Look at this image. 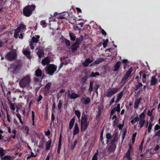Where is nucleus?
I'll return each mask as SVG.
<instances>
[{"label": "nucleus", "instance_id": "obj_60", "mask_svg": "<svg viewBox=\"0 0 160 160\" xmlns=\"http://www.w3.org/2000/svg\"><path fill=\"white\" fill-rule=\"evenodd\" d=\"M65 43L66 46H69L70 45V41L66 39H65Z\"/></svg>", "mask_w": 160, "mask_h": 160}, {"label": "nucleus", "instance_id": "obj_45", "mask_svg": "<svg viewBox=\"0 0 160 160\" xmlns=\"http://www.w3.org/2000/svg\"><path fill=\"white\" fill-rule=\"evenodd\" d=\"M82 38H77L76 39V41L75 42V43L78 44L79 45L80 43L81 42L82 40Z\"/></svg>", "mask_w": 160, "mask_h": 160}, {"label": "nucleus", "instance_id": "obj_1", "mask_svg": "<svg viewBox=\"0 0 160 160\" xmlns=\"http://www.w3.org/2000/svg\"><path fill=\"white\" fill-rule=\"evenodd\" d=\"M88 116L84 112H83L80 122L81 130V132H84L89 125V122L88 121Z\"/></svg>", "mask_w": 160, "mask_h": 160}, {"label": "nucleus", "instance_id": "obj_61", "mask_svg": "<svg viewBox=\"0 0 160 160\" xmlns=\"http://www.w3.org/2000/svg\"><path fill=\"white\" fill-rule=\"evenodd\" d=\"M116 111V107H114L113 109L112 110L110 113L111 116H112L115 113Z\"/></svg>", "mask_w": 160, "mask_h": 160}, {"label": "nucleus", "instance_id": "obj_25", "mask_svg": "<svg viewBox=\"0 0 160 160\" xmlns=\"http://www.w3.org/2000/svg\"><path fill=\"white\" fill-rule=\"evenodd\" d=\"M52 144V139H50L46 143V150H48L50 149Z\"/></svg>", "mask_w": 160, "mask_h": 160}, {"label": "nucleus", "instance_id": "obj_2", "mask_svg": "<svg viewBox=\"0 0 160 160\" xmlns=\"http://www.w3.org/2000/svg\"><path fill=\"white\" fill-rule=\"evenodd\" d=\"M31 78L29 75L25 76L21 79L19 82V85L20 87L24 88H28L30 86Z\"/></svg>", "mask_w": 160, "mask_h": 160}, {"label": "nucleus", "instance_id": "obj_8", "mask_svg": "<svg viewBox=\"0 0 160 160\" xmlns=\"http://www.w3.org/2000/svg\"><path fill=\"white\" fill-rule=\"evenodd\" d=\"M4 155V150L2 148L0 149V156L1 159L2 160H12V157L9 155Z\"/></svg>", "mask_w": 160, "mask_h": 160}, {"label": "nucleus", "instance_id": "obj_12", "mask_svg": "<svg viewBox=\"0 0 160 160\" xmlns=\"http://www.w3.org/2000/svg\"><path fill=\"white\" fill-rule=\"evenodd\" d=\"M79 95L76 93L75 92H72L71 94H70L69 90H68V97L71 99H75L78 98L79 97Z\"/></svg>", "mask_w": 160, "mask_h": 160}, {"label": "nucleus", "instance_id": "obj_41", "mask_svg": "<svg viewBox=\"0 0 160 160\" xmlns=\"http://www.w3.org/2000/svg\"><path fill=\"white\" fill-rule=\"evenodd\" d=\"M32 125L33 126L35 125V123H34V120H35V113L33 111H32Z\"/></svg>", "mask_w": 160, "mask_h": 160}, {"label": "nucleus", "instance_id": "obj_18", "mask_svg": "<svg viewBox=\"0 0 160 160\" xmlns=\"http://www.w3.org/2000/svg\"><path fill=\"white\" fill-rule=\"evenodd\" d=\"M79 130L78 125L77 123L75 125L74 129L73 131V135L74 136L78 134L79 132Z\"/></svg>", "mask_w": 160, "mask_h": 160}, {"label": "nucleus", "instance_id": "obj_35", "mask_svg": "<svg viewBox=\"0 0 160 160\" xmlns=\"http://www.w3.org/2000/svg\"><path fill=\"white\" fill-rule=\"evenodd\" d=\"M100 75V74L99 72H92L90 75V77H95L97 76H99Z\"/></svg>", "mask_w": 160, "mask_h": 160}, {"label": "nucleus", "instance_id": "obj_15", "mask_svg": "<svg viewBox=\"0 0 160 160\" xmlns=\"http://www.w3.org/2000/svg\"><path fill=\"white\" fill-rule=\"evenodd\" d=\"M50 62V59L48 57L44 58L42 61V64L44 66L48 64H49Z\"/></svg>", "mask_w": 160, "mask_h": 160}, {"label": "nucleus", "instance_id": "obj_19", "mask_svg": "<svg viewBox=\"0 0 160 160\" xmlns=\"http://www.w3.org/2000/svg\"><path fill=\"white\" fill-rule=\"evenodd\" d=\"M116 144L111 145L108 148V150L109 152H113L116 149Z\"/></svg>", "mask_w": 160, "mask_h": 160}, {"label": "nucleus", "instance_id": "obj_33", "mask_svg": "<svg viewBox=\"0 0 160 160\" xmlns=\"http://www.w3.org/2000/svg\"><path fill=\"white\" fill-rule=\"evenodd\" d=\"M20 29L21 30H25L26 29V26L24 24V23L22 22H21L19 26Z\"/></svg>", "mask_w": 160, "mask_h": 160}, {"label": "nucleus", "instance_id": "obj_49", "mask_svg": "<svg viewBox=\"0 0 160 160\" xmlns=\"http://www.w3.org/2000/svg\"><path fill=\"white\" fill-rule=\"evenodd\" d=\"M93 85V82L92 81H91L90 82L89 87V91L90 92H91L92 91Z\"/></svg>", "mask_w": 160, "mask_h": 160}, {"label": "nucleus", "instance_id": "obj_64", "mask_svg": "<svg viewBox=\"0 0 160 160\" xmlns=\"http://www.w3.org/2000/svg\"><path fill=\"white\" fill-rule=\"evenodd\" d=\"M154 136H158L159 137H160V129L159 130L158 132L155 133Z\"/></svg>", "mask_w": 160, "mask_h": 160}, {"label": "nucleus", "instance_id": "obj_28", "mask_svg": "<svg viewBox=\"0 0 160 160\" xmlns=\"http://www.w3.org/2000/svg\"><path fill=\"white\" fill-rule=\"evenodd\" d=\"M101 114V109L100 108H99L98 109V111L97 115L96 117V119L98 120L100 118V117Z\"/></svg>", "mask_w": 160, "mask_h": 160}, {"label": "nucleus", "instance_id": "obj_62", "mask_svg": "<svg viewBox=\"0 0 160 160\" xmlns=\"http://www.w3.org/2000/svg\"><path fill=\"white\" fill-rule=\"evenodd\" d=\"M118 123V121L116 119H115L113 122V126H115Z\"/></svg>", "mask_w": 160, "mask_h": 160}, {"label": "nucleus", "instance_id": "obj_52", "mask_svg": "<svg viewBox=\"0 0 160 160\" xmlns=\"http://www.w3.org/2000/svg\"><path fill=\"white\" fill-rule=\"evenodd\" d=\"M143 143H144V141H143V140L141 142L140 145L139 146V151H140L141 152L142 150L143 145Z\"/></svg>", "mask_w": 160, "mask_h": 160}, {"label": "nucleus", "instance_id": "obj_56", "mask_svg": "<svg viewBox=\"0 0 160 160\" xmlns=\"http://www.w3.org/2000/svg\"><path fill=\"white\" fill-rule=\"evenodd\" d=\"M160 129V125L158 124L156 125L154 128V131H156Z\"/></svg>", "mask_w": 160, "mask_h": 160}, {"label": "nucleus", "instance_id": "obj_22", "mask_svg": "<svg viewBox=\"0 0 160 160\" xmlns=\"http://www.w3.org/2000/svg\"><path fill=\"white\" fill-rule=\"evenodd\" d=\"M79 45L78 44L74 43L71 46V49L72 52L74 53L77 50L79 47Z\"/></svg>", "mask_w": 160, "mask_h": 160}, {"label": "nucleus", "instance_id": "obj_6", "mask_svg": "<svg viewBox=\"0 0 160 160\" xmlns=\"http://www.w3.org/2000/svg\"><path fill=\"white\" fill-rule=\"evenodd\" d=\"M40 38V36L38 35H35L32 38L30 42L29 46L32 50L34 48V43H37L39 41V39Z\"/></svg>", "mask_w": 160, "mask_h": 160}, {"label": "nucleus", "instance_id": "obj_23", "mask_svg": "<svg viewBox=\"0 0 160 160\" xmlns=\"http://www.w3.org/2000/svg\"><path fill=\"white\" fill-rule=\"evenodd\" d=\"M142 98L140 97L135 100L134 103V108L135 109L137 108Z\"/></svg>", "mask_w": 160, "mask_h": 160}, {"label": "nucleus", "instance_id": "obj_27", "mask_svg": "<svg viewBox=\"0 0 160 160\" xmlns=\"http://www.w3.org/2000/svg\"><path fill=\"white\" fill-rule=\"evenodd\" d=\"M75 119L74 118H72L70 121L69 123V128L70 129H71L74 124Z\"/></svg>", "mask_w": 160, "mask_h": 160}, {"label": "nucleus", "instance_id": "obj_55", "mask_svg": "<svg viewBox=\"0 0 160 160\" xmlns=\"http://www.w3.org/2000/svg\"><path fill=\"white\" fill-rule=\"evenodd\" d=\"M99 87V86L98 84H96L95 86L93 88L95 90V92L97 93L98 92V90Z\"/></svg>", "mask_w": 160, "mask_h": 160}, {"label": "nucleus", "instance_id": "obj_16", "mask_svg": "<svg viewBox=\"0 0 160 160\" xmlns=\"http://www.w3.org/2000/svg\"><path fill=\"white\" fill-rule=\"evenodd\" d=\"M156 76H152L150 81V84L151 85H155L158 82V79L156 78Z\"/></svg>", "mask_w": 160, "mask_h": 160}, {"label": "nucleus", "instance_id": "obj_13", "mask_svg": "<svg viewBox=\"0 0 160 160\" xmlns=\"http://www.w3.org/2000/svg\"><path fill=\"white\" fill-rule=\"evenodd\" d=\"M51 83L49 82L45 86L44 91V94H49L50 93V89L51 86Z\"/></svg>", "mask_w": 160, "mask_h": 160}, {"label": "nucleus", "instance_id": "obj_20", "mask_svg": "<svg viewBox=\"0 0 160 160\" xmlns=\"http://www.w3.org/2000/svg\"><path fill=\"white\" fill-rule=\"evenodd\" d=\"M23 53L24 55H25L29 59L31 58V56H30L31 52L30 51L28 50H23Z\"/></svg>", "mask_w": 160, "mask_h": 160}, {"label": "nucleus", "instance_id": "obj_31", "mask_svg": "<svg viewBox=\"0 0 160 160\" xmlns=\"http://www.w3.org/2000/svg\"><path fill=\"white\" fill-rule=\"evenodd\" d=\"M104 61V59L103 58H99L94 62V63H95L96 64H99Z\"/></svg>", "mask_w": 160, "mask_h": 160}, {"label": "nucleus", "instance_id": "obj_26", "mask_svg": "<svg viewBox=\"0 0 160 160\" xmlns=\"http://www.w3.org/2000/svg\"><path fill=\"white\" fill-rule=\"evenodd\" d=\"M37 54L38 55L39 58L40 59L44 55V52L42 50L40 49L37 52Z\"/></svg>", "mask_w": 160, "mask_h": 160}, {"label": "nucleus", "instance_id": "obj_9", "mask_svg": "<svg viewBox=\"0 0 160 160\" xmlns=\"http://www.w3.org/2000/svg\"><path fill=\"white\" fill-rule=\"evenodd\" d=\"M118 90V89L117 88H114L110 89L109 91L107 92L106 96L108 98L110 97L116 93Z\"/></svg>", "mask_w": 160, "mask_h": 160}, {"label": "nucleus", "instance_id": "obj_21", "mask_svg": "<svg viewBox=\"0 0 160 160\" xmlns=\"http://www.w3.org/2000/svg\"><path fill=\"white\" fill-rule=\"evenodd\" d=\"M93 62L92 59L90 60L89 58L86 59L84 62L82 63L83 65L85 67H87L88 66L89 63H92Z\"/></svg>", "mask_w": 160, "mask_h": 160}, {"label": "nucleus", "instance_id": "obj_29", "mask_svg": "<svg viewBox=\"0 0 160 160\" xmlns=\"http://www.w3.org/2000/svg\"><path fill=\"white\" fill-rule=\"evenodd\" d=\"M35 74L38 77L41 76L42 74V71L39 69H37L35 71Z\"/></svg>", "mask_w": 160, "mask_h": 160}, {"label": "nucleus", "instance_id": "obj_39", "mask_svg": "<svg viewBox=\"0 0 160 160\" xmlns=\"http://www.w3.org/2000/svg\"><path fill=\"white\" fill-rule=\"evenodd\" d=\"M133 71L132 68L130 67L128 70L126 72V76H128L129 77L131 74V73Z\"/></svg>", "mask_w": 160, "mask_h": 160}, {"label": "nucleus", "instance_id": "obj_4", "mask_svg": "<svg viewBox=\"0 0 160 160\" xmlns=\"http://www.w3.org/2000/svg\"><path fill=\"white\" fill-rule=\"evenodd\" d=\"M21 67V64L19 62H15L11 65L10 69L13 74L16 75L19 72Z\"/></svg>", "mask_w": 160, "mask_h": 160}, {"label": "nucleus", "instance_id": "obj_46", "mask_svg": "<svg viewBox=\"0 0 160 160\" xmlns=\"http://www.w3.org/2000/svg\"><path fill=\"white\" fill-rule=\"evenodd\" d=\"M75 113L78 119H79L81 116V113L80 111H79L76 110L75 111Z\"/></svg>", "mask_w": 160, "mask_h": 160}, {"label": "nucleus", "instance_id": "obj_44", "mask_svg": "<svg viewBox=\"0 0 160 160\" xmlns=\"http://www.w3.org/2000/svg\"><path fill=\"white\" fill-rule=\"evenodd\" d=\"M16 116L18 118L20 123L22 124H23V122L22 121V118H21V116L20 115V114L19 113H17L16 114Z\"/></svg>", "mask_w": 160, "mask_h": 160}, {"label": "nucleus", "instance_id": "obj_48", "mask_svg": "<svg viewBox=\"0 0 160 160\" xmlns=\"http://www.w3.org/2000/svg\"><path fill=\"white\" fill-rule=\"evenodd\" d=\"M40 24L43 28H45L47 26L46 22L44 20H42L40 22Z\"/></svg>", "mask_w": 160, "mask_h": 160}, {"label": "nucleus", "instance_id": "obj_47", "mask_svg": "<svg viewBox=\"0 0 160 160\" xmlns=\"http://www.w3.org/2000/svg\"><path fill=\"white\" fill-rule=\"evenodd\" d=\"M127 132V129L126 128H124L122 131V139H124L126 135Z\"/></svg>", "mask_w": 160, "mask_h": 160}, {"label": "nucleus", "instance_id": "obj_10", "mask_svg": "<svg viewBox=\"0 0 160 160\" xmlns=\"http://www.w3.org/2000/svg\"><path fill=\"white\" fill-rule=\"evenodd\" d=\"M90 99L89 97H87L86 96L83 97L81 99V101L82 104L84 105H87L90 102Z\"/></svg>", "mask_w": 160, "mask_h": 160}, {"label": "nucleus", "instance_id": "obj_11", "mask_svg": "<svg viewBox=\"0 0 160 160\" xmlns=\"http://www.w3.org/2000/svg\"><path fill=\"white\" fill-rule=\"evenodd\" d=\"M132 151V147L130 145H129V148L127 150L125 154L126 157L129 160H132V158L131 157L130 155Z\"/></svg>", "mask_w": 160, "mask_h": 160}, {"label": "nucleus", "instance_id": "obj_37", "mask_svg": "<svg viewBox=\"0 0 160 160\" xmlns=\"http://www.w3.org/2000/svg\"><path fill=\"white\" fill-rule=\"evenodd\" d=\"M142 84L141 82H138V85H136L135 86V91L138 90L140 87H142Z\"/></svg>", "mask_w": 160, "mask_h": 160}, {"label": "nucleus", "instance_id": "obj_38", "mask_svg": "<svg viewBox=\"0 0 160 160\" xmlns=\"http://www.w3.org/2000/svg\"><path fill=\"white\" fill-rule=\"evenodd\" d=\"M87 80V78L86 77H83L81 79L80 83L82 86L84 85V84L86 82Z\"/></svg>", "mask_w": 160, "mask_h": 160}, {"label": "nucleus", "instance_id": "obj_42", "mask_svg": "<svg viewBox=\"0 0 160 160\" xmlns=\"http://www.w3.org/2000/svg\"><path fill=\"white\" fill-rule=\"evenodd\" d=\"M139 120H145V114L144 112L142 113L139 115Z\"/></svg>", "mask_w": 160, "mask_h": 160}, {"label": "nucleus", "instance_id": "obj_58", "mask_svg": "<svg viewBox=\"0 0 160 160\" xmlns=\"http://www.w3.org/2000/svg\"><path fill=\"white\" fill-rule=\"evenodd\" d=\"M100 29L101 30L102 32V34L104 36H105L107 35V33L102 28H100Z\"/></svg>", "mask_w": 160, "mask_h": 160}, {"label": "nucleus", "instance_id": "obj_34", "mask_svg": "<svg viewBox=\"0 0 160 160\" xmlns=\"http://www.w3.org/2000/svg\"><path fill=\"white\" fill-rule=\"evenodd\" d=\"M98 150H97L96 152L93 155L91 160H98Z\"/></svg>", "mask_w": 160, "mask_h": 160}, {"label": "nucleus", "instance_id": "obj_36", "mask_svg": "<svg viewBox=\"0 0 160 160\" xmlns=\"http://www.w3.org/2000/svg\"><path fill=\"white\" fill-rule=\"evenodd\" d=\"M69 34L70 39L72 41H75L76 38V37L74 34L72 32H70Z\"/></svg>", "mask_w": 160, "mask_h": 160}, {"label": "nucleus", "instance_id": "obj_17", "mask_svg": "<svg viewBox=\"0 0 160 160\" xmlns=\"http://www.w3.org/2000/svg\"><path fill=\"white\" fill-rule=\"evenodd\" d=\"M121 65V62L119 61L117 62L114 65L113 71L114 72L117 71L120 68Z\"/></svg>", "mask_w": 160, "mask_h": 160}, {"label": "nucleus", "instance_id": "obj_43", "mask_svg": "<svg viewBox=\"0 0 160 160\" xmlns=\"http://www.w3.org/2000/svg\"><path fill=\"white\" fill-rule=\"evenodd\" d=\"M139 124L140 125V127L142 128L143 127L145 122V120H139Z\"/></svg>", "mask_w": 160, "mask_h": 160}, {"label": "nucleus", "instance_id": "obj_50", "mask_svg": "<svg viewBox=\"0 0 160 160\" xmlns=\"http://www.w3.org/2000/svg\"><path fill=\"white\" fill-rule=\"evenodd\" d=\"M137 134V132H135L133 133L132 136V143H133L135 141V138Z\"/></svg>", "mask_w": 160, "mask_h": 160}, {"label": "nucleus", "instance_id": "obj_30", "mask_svg": "<svg viewBox=\"0 0 160 160\" xmlns=\"http://www.w3.org/2000/svg\"><path fill=\"white\" fill-rule=\"evenodd\" d=\"M139 118L138 117V115H137V116L131 120V122L132 124H133L139 121Z\"/></svg>", "mask_w": 160, "mask_h": 160}, {"label": "nucleus", "instance_id": "obj_63", "mask_svg": "<svg viewBox=\"0 0 160 160\" xmlns=\"http://www.w3.org/2000/svg\"><path fill=\"white\" fill-rule=\"evenodd\" d=\"M10 107L11 109L13 111H14L15 109V107L14 105L12 103H10Z\"/></svg>", "mask_w": 160, "mask_h": 160}, {"label": "nucleus", "instance_id": "obj_24", "mask_svg": "<svg viewBox=\"0 0 160 160\" xmlns=\"http://www.w3.org/2000/svg\"><path fill=\"white\" fill-rule=\"evenodd\" d=\"M124 93V91L122 90L121 92L118 95L116 103L118 102L119 101L122 97Z\"/></svg>", "mask_w": 160, "mask_h": 160}, {"label": "nucleus", "instance_id": "obj_14", "mask_svg": "<svg viewBox=\"0 0 160 160\" xmlns=\"http://www.w3.org/2000/svg\"><path fill=\"white\" fill-rule=\"evenodd\" d=\"M60 61L61 62H63L65 65H67L69 63L70 60V59L67 57H63L61 58Z\"/></svg>", "mask_w": 160, "mask_h": 160}, {"label": "nucleus", "instance_id": "obj_59", "mask_svg": "<svg viewBox=\"0 0 160 160\" xmlns=\"http://www.w3.org/2000/svg\"><path fill=\"white\" fill-rule=\"evenodd\" d=\"M116 110L118 112H119L120 110V104H118L117 105V107L116 108Z\"/></svg>", "mask_w": 160, "mask_h": 160}, {"label": "nucleus", "instance_id": "obj_51", "mask_svg": "<svg viewBox=\"0 0 160 160\" xmlns=\"http://www.w3.org/2000/svg\"><path fill=\"white\" fill-rule=\"evenodd\" d=\"M111 135L110 133H107L106 134V138L108 140L111 139ZM109 141L108 140H107V142L108 143L109 142Z\"/></svg>", "mask_w": 160, "mask_h": 160}, {"label": "nucleus", "instance_id": "obj_40", "mask_svg": "<svg viewBox=\"0 0 160 160\" xmlns=\"http://www.w3.org/2000/svg\"><path fill=\"white\" fill-rule=\"evenodd\" d=\"M153 125V123H151V122H149V125L148 127V132L149 133H150L151 132V130L152 126Z\"/></svg>", "mask_w": 160, "mask_h": 160}, {"label": "nucleus", "instance_id": "obj_7", "mask_svg": "<svg viewBox=\"0 0 160 160\" xmlns=\"http://www.w3.org/2000/svg\"><path fill=\"white\" fill-rule=\"evenodd\" d=\"M17 55L15 52L10 51L8 52L5 56V58L9 61H12L16 57Z\"/></svg>", "mask_w": 160, "mask_h": 160}, {"label": "nucleus", "instance_id": "obj_3", "mask_svg": "<svg viewBox=\"0 0 160 160\" xmlns=\"http://www.w3.org/2000/svg\"><path fill=\"white\" fill-rule=\"evenodd\" d=\"M35 5H28L25 7L23 9V14L27 17H29L32 14V11L35 8Z\"/></svg>", "mask_w": 160, "mask_h": 160}, {"label": "nucleus", "instance_id": "obj_53", "mask_svg": "<svg viewBox=\"0 0 160 160\" xmlns=\"http://www.w3.org/2000/svg\"><path fill=\"white\" fill-rule=\"evenodd\" d=\"M103 131H102L101 132L100 134V141L102 143L104 144V142L103 141Z\"/></svg>", "mask_w": 160, "mask_h": 160}, {"label": "nucleus", "instance_id": "obj_57", "mask_svg": "<svg viewBox=\"0 0 160 160\" xmlns=\"http://www.w3.org/2000/svg\"><path fill=\"white\" fill-rule=\"evenodd\" d=\"M77 142H78L77 140H76L74 141V142L73 143L72 145V147H71L72 149H73L75 147V146L77 144Z\"/></svg>", "mask_w": 160, "mask_h": 160}, {"label": "nucleus", "instance_id": "obj_5", "mask_svg": "<svg viewBox=\"0 0 160 160\" xmlns=\"http://www.w3.org/2000/svg\"><path fill=\"white\" fill-rule=\"evenodd\" d=\"M57 66L54 64H49L45 68L46 72L47 74L52 76L56 70Z\"/></svg>", "mask_w": 160, "mask_h": 160}, {"label": "nucleus", "instance_id": "obj_32", "mask_svg": "<svg viewBox=\"0 0 160 160\" xmlns=\"http://www.w3.org/2000/svg\"><path fill=\"white\" fill-rule=\"evenodd\" d=\"M129 77L128 76H126L125 74L122 78L121 80V82L123 83V85H124L127 82V80Z\"/></svg>", "mask_w": 160, "mask_h": 160}, {"label": "nucleus", "instance_id": "obj_54", "mask_svg": "<svg viewBox=\"0 0 160 160\" xmlns=\"http://www.w3.org/2000/svg\"><path fill=\"white\" fill-rule=\"evenodd\" d=\"M62 101H61V100H59V102L58 106V110H60L61 109V107L62 105Z\"/></svg>", "mask_w": 160, "mask_h": 160}]
</instances>
